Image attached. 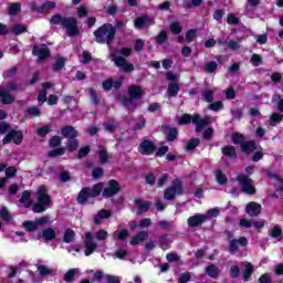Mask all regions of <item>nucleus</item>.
<instances>
[{
  "label": "nucleus",
  "instance_id": "1",
  "mask_svg": "<svg viewBox=\"0 0 283 283\" xmlns=\"http://www.w3.org/2000/svg\"><path fill=\"white\" fill-rule=\"evenodd\" d=\"M130 54H132V49L124 48V49L115 50L113 53H111V56H112V61L115 63L117 67L123 70V72L125 73H129V72H134V64L127 62L125 57L129 56Z\"/></svg>",
  "mask_w": 283,
  "mask_h": 283
},
{
  "label": "nucleus",
  "instance_id": "2",
  "mask_svg": "<svg viewBox=\"0 0 283 283\" xmlns=\"http://www.w3.org/2000/svg\"><path fill=\"white\" fill-rule=\"evenodd\" d=\"M193 123L196 125V132H201L211 123V117H206V118H200V115H189V114H184L181 117H179L178 124L179 125H189L190 123Z\"/></svg>",
  "mask_w": 283,
  "mask_h": 283
},
{
  "label": "nucleus",
  "instance_id": "3",
  "mask_svg": "<svg viewBox=\"0 0 283 283\" xmlns=\"http://www.w3.org/2000/svg\"><path fill=\"white\" fill-rule=\"evenodd\" d=\"M116 34V28L112 24H104L94 31V36L97 43H112Z\"/></svg>",
  "mask_w": 283,
  "mask_h": 283
},
{
  "label": "nucleus",
  "instance_id": "4",
  "mask_svg": "<svg viewBox=\"0 0 283 283\" xmlns=\"http://www.w3.org/2000/svg\"><path fill=\"white\" fill-rule=\"evenodd\" d=\"M38 203L34 205V213H43L49 207L52 199L48 196V188L41 186L36 191Z\"/></svg>",
  "mask_w": 283,
  "mask_h": 283
},
{
  "label": "nucleus",
  "instance_id": "5",
  "mask_svg": "<svg viewBox=\"0 0 283 283\" xmlns=\"http://www.w3.org/2000/svg\"><path fill=\"white\" fill-rule=\"evenodd\" d=\"M101 191H103V184H96L92 188H85L78 193L77 202L83 205V202H86L88 198H96V196H101Z\"/></svg>",
  "mask_w": 283,
  "mask_h": 283
},
{
  "label": "nucleus",
  "instance_id": "6",
  "mask_svg": "<svg viewBox=\"0 0 283 283\" xmlns=\"http://www.w3.org/2000/svg\"><path fill=\"white\" fill-rule=\"evenodd\" d=\"M62 28H64L65 34L67 36L72 38V36H78V34H81V29H78V22L76 21L75 18H72V17L64 18Z\"/></svg>",
  "mask_w": 283,
  "mask_h": 283
},
{
  "label": "nucleus",
  "instance_id": "7",
  "mask_svg": "<svg viewBox=\"0 0 283 283\" xmlns=\"http://www.w3.org/2000/svg\"><path fill=\"white\" fill-rule=\"evenodd\" d=\"M176 196H182V182L180 179H175L172 181V187L166 189L164 193L165 200H174Z\"/></svg>",
  "mask_w": 283,
  "mask_h": 283
},
{
  "label": "nucleus",
  "instance_id": "8",
  "mask_svg": "<svg viewBox=\"0 0 283 283\" xmlns=\"http://www.w3.org/2000/svg\"><path fill=\"white\" fill-rule=\"evenodd\" d=\"M238 182L239 185H241L243 193H255V186H253V180H251L249 177L240 175L238 177Z\"/></svg>",
  "mask_w": 283,
  "mask_h": 283
},
{
  "label": "nucleus",
  "instance_id": "9",
  "mask_svg": "<svg viewBox=\"0 0 283 283\" xmlns=\"http://www.w3.org/2000/svg\"><path fill=\"white\" fill-rule=\"evenodd\" d=\"M10 143H14V145H21V143H23V133L19 130L9 132L2 140V145H8Z\"/></svg>",
  "mask_w": 283,
  "mask_h": 283
},
{
  "label": "nucleus",
  "instance_id": "10",
  "mask_svg": "<svg viewBox=\"0 0 283 283\" xmlns=\"http://www.w3.org/2000/svg\"><path fill=\"white\" fill-rule=\"evenodd\" d=\"M85 242H84V247H85V255L90 256L92 255V253H94L96 251V249H98V244L96 242H94V235L92 234V232H85Z\"/></svg>",
  "mask_w": 283,
  "mask_h": 283
},
{
  "label": "nucleus",
  "instance_id": "11",
  "mask_svg": "<svg viewBox=\"0 0 283 283\" xmlns=\"http://www.w3.org/2000/svg\"><path fill=\"white\" fill-rule=\"evenodd\" d=\"M120 191V187L118 186V182L116 180L108 181V188H105L103 190L104 198H112L113 196H116Z\"/></svg>",
  "mask_w": 283,
  "mask_h": 283
},
{
  "label": "nucleus",
  "instance_id": "12",
  "mask_svg": "<svg viewBox=\"0 0 283 283\" xmlns=\"http://www.w3.org/2000/svg\"><path fill=\"white\" fill-rule=\"evenodd\" d=\"M138 151L143 154V156H151V154L156 151V146L149 140H144L140 143Z\"/></svg>",
  "mask_w": 283,
  "mask_h": 283
},
{
  "label": "nucleus",
  "instance_id": "13",
  "mask_svg": "<svg viewBox=\"0 0 283 283\" xmlns=\"http://www.w3.org/2000/svg\"><path fill=\"white\" fill-rule=\"evenodd\" d=\"M154 18L151 17H139L134 20V25L137 28V30H143L145 28H149V25H153Z\"/></svg>",
  "mask_w": 283,
  "mask_h": 283
},
{
  "label": "nucleus",
  "instance_id": "14",
  "mask_svg": "<svg viewBox=\"0 0 283 283\" xmlns=\"http://www.w3.org/2000/svg\"><path fill=\"white\" fill-rule=\"evenodd\" d=\"M247 244H249V241L244 237H241L239 240L233 239L230 241L229 251L230 253L235 254L238 253V249H240V247H247Z\"/></svg>",
  "mask_w": 283,
  "mask_h": 283
},
{
  "label": "nucleus",
  "instance_id": "15",
  "mask_svg": "<svg viewBox=\"0 0 283 283\" xmlns=\"http://www.w3.org/2000/svg\"><path fill=\"white\" fill-rule=\"evenodd\" d=\"M33 54L35 56H39L40 61H45L48 56H50V49H48V45L42 44L40 46H33Z\"/></svg>",
  "mask_w": 283,
  "mask_h": 283
},
{
  "label": "nucleus",
  "instance_id": "16",
  "mask_svg": "<svg viewBox=\"0 0 283 283\" xmlns=\"http://www.w3.org/2000/svg\"><path fill=\"white\" fill-rule=\"evenodd\" d=\"M245 212L248 216H251V218H255V216H260L262 212V206L258 202H250L245 207Z\"/></svg>",
  "mask_w": 283,
  "mask_h": 283
},
{
  "label": "nucleus",
  "instance_id": "17",
  "mask_svg": "<svg viewBox=\"0 0 283 283\" xmlns=\"http://www.w3.org/2000/svg\"><path fill=\"white\" fill-rule=\"evenodd\" d=\"M134 207L137 210V213H147L149 211V207H151V202H147L143 199H135Z\"/></svg>",
  "mask_w": 283,
  "mask_h": 283
},
{
  "label": "nucleus",
  "instance_id": "18",
  "mask_svg": "<svg viewBox=\"0 0 283 283\" xmlns=\"http://www.w3.org/2000/svg\"><path fill=\"white\" fill-rule=\"evenodd\" d=\"M147 238H149V232L140 231L130 239L129 244L130 247H138V244H143Z\"/></svg>",
  "mask_w": 283,
  "mask_h": 283
},
{
  "label": "nucleus",
  "instance_id": "19",
  "mask_svg": "<svg viewBox=\"0 0 283 283\" xmlns=\"http://www.w3.org/2000/svg\"><path fill=\"white\" fill-rule=\"evenodd\" d=\"M120 85H123V78H118L115 81L112 78H108L103 82V88L106 92H109V90H118V87H120Z\"/></svg>",
  "mask_w": 283,
  "mask_h": 283
},
{
  "label": "nucleus",
  "instance_id": "20",
  "mask_svg": "<svg viewBox=\"0 0 283 283\" xmlns=\"http://www.w3.org/2000/svg\"><path fill=\"white\" fill-rule=\"evenodd\" d=\"M128 95L130 98L139 101V98H143V96H145V91H143L140 86H130L128 88Z\"/></svg>",
  "mask_w": 283,
  "mask_h": 283
},
{
  "label": "nucleus",
  "instance_id": "21",
  "mask_svg": "<svg viewBox=\"0 0 283 283\" xmlns=\"http://www.w3.org/2000/svg\"><path fill=\"white\" fill-rule=\"evenodd\" d=\"M202 222H207V217H205V214H195L188 219V226L192 228L200 227Z\"/></svg>",
  "mask_w": 283,
  "mask_h": 283
},
{
  "label": "nucleus",
  "instance_id": "22",
  "mask_svg": "<svg viewBox=\"0 0 283 283\" xmlns=\"http://www.w3.org/2000/svg\"><path fill=\"white\" fill-rule=\"evenodd\" d=\"M0 99L3 105H10L11 103H14V96H12L7 88L2 87H0Z\"/></svg>",
  "mask_w": 283,
  "mask_h": 283
},
{
  "label": "nucleus",
  "instance_id": "23",
  "mask_svg": "<svg viewBox=\"0 0 283 283\" xmlns=\"http://www.w3.org/2000/svg\"><path fill=\"white\" fill-rule=\"evenodd\" d=\"M112 217V212L109 210H99L94 217L95 224H103L104 220H107Z\"/></svg>",
  "mask_w": 283,
  "mask_h": 283
},
{
  "label": "nucleus",
  "instance_id": "24",
  "mask_svg": "<svg viewBox=\"0 0 283 283\" xmlns=\"http://www.w3.org/2000/svg\"><path fill=\"white\" fill-rule=\"evenodd\" d=\"M62 135L64 138H76V136H78V132H76L72 126H65L62 128Z\"/></svg>",
  "mask_w": 283,
  "mask_h": 283
},
{
  "label": "nucleus",
  "instance_id": "25",
  "mask_svg": "<svg viewBox=\"0 0 283 283\" xmlns=\"http://www.w3.org/2000/svg\"><path fill=\"white\" fill-rule=\"evenodd\" d=\"M42 238L45 242H50L56 238V231L52 228L44 229L42 231Z\"/></svg>",
  "mask_w": 283,
  "mask_h": 283
},
{
  "label": "nucleus",
  "instance_id": "26",
  "mask_svg": "<svg viewBox=\"0 0 283 283\" xmlns=\"http://www.w3.org/2000/svg\"><path fill=\"white\" fill-rule=\"evenodd\" d=\"M43 91L40 92L39 96H38V101L40 103H45L48 101V93L46 90H49V87H52V84L50 82H45L42 84Z\"/></svg>",
  "mask_w": 283,
  "mask_h": 283
},
{
  "label": "nucleus",
  "instance_id": "27",
  "mask_svg": "<svg viewBox=\"0 0 283 283\" xmlns=\"http://www.w3.org/2000/svg\"><path fill=\"white\" fill-rule=\"evenodd\" d=\"M241 149L244 154H251V151H255V149H258V146L255 145V142H245L241 144Z\"/></svg>",
  "mask_w": 283,
  "mask_h": 283
},
{
  "label": "nucleus",
  "instance_id": "28",
  "mask_svg": "<svg viewBox=\"0 0 283 283\" xmlns=\"http://www.w3.org/2000/svg\"><path fill=\"white\" fill-rule=\"evenodd\" d=\"M20 202L24 205V207H32V193L30 191L22 192Z\"/></svg>",
  "mask_w": 283,
  "mask_h": 283
},
{
  "label": "nucleus",
  "instance_id": "29",
  "mask_svg": "<svg viewBox=\"0 0 283 283\" xmlns=\"http://www.w3.org/2000/svg\"><path fill=\"white\" fill-rule=\"evenodd\" d=\"M178 92H180V86L177 83H170L168 85V91H167L168 96L170 97L177 96Z\"/></svg>",
  "mask_w": 283,
  "mask_h": 283
},
{
  "label": "nucleus",
  "instance_id": "30",
  "mask_svg": "<svg viewBox=\"0 0 283 283\" xmlns=\"http://www.w3.org/2000/svg\"><path fill=\"white\" fill-rule=\"evenodd\" d=\"M223 156H228L229 158H237L238 154L235 153V148L233 146H226L222 148Z\"/></svg>",
  "mask_w": 283,
  "mask_h": 283
},
{
  "label": "nucleus",
  "instance_id": "31",
  "mask_svg": "<svg viewBox=\"0 0 283 283\" xmlns=\"http://www.w3.org/2000/svg\"><path fill=\"white\" fill-rule=\"evenodd\" d=\"M74 238H76V233H74V230L72 229H66L64 232V242L66 244H70V242H74Z\"/></svg>",
  "mask_w": 283,
  "mask_h": 283
},
{
  "label": "nucleus",
  "instance_id": "32",
  "mask_svg": "<svg viewBox=\"0 0 283 283\" xmlns=\"http://www.w3.org/2000/svg\"><path fill=\"white\" fill-rule=\"evenodd\" d=\"M114 235H116L117 240L123 242V240H127V238H129V230L127 229L117 230L114 232Z\"/></svg>",
  "mask_w": 283,
  "mask_h": 283
},
{
  "label": "nucleus",
  "instance_id": "33",
  "mask_svg": "<svg viewBox=\"0 0 283 283\" xmlns=\"http://www.w3.org/2000/svg\"><path fill=\"white\" fill-rule=\"evenodd\" d=\"M220 216V209L218 208H212L207 211V213L203 214V217L207 220H211V218H218Z\"/></svg>",
  "mask_w": 283,
  "mask_h": 283
},
{
  "label": "nucleus",
  "instance_id": "34",
  "mask_svg": "<svg viewBox=\"0 0 283 283\" xmlns=\"http://www.w3.org/2000/svg\"><path fill=\"white\" fill-rule=\"evenodd\" d=\"M252 274H253V264L247 263L245 269L243 271V280L245 282H249V277H251Z\"/></svg>",
  "mask_w": 283,
  "mask_h": 283
},
{
  "label": "nucleus",
  "instance_id": "35",
  "mask_svg": "<svg viewBox=\"0 0 283 283\" xmlns=\"http://www.w3.org/2000/svg\"><path fill=\"white\" fill-rule=\"evenodd\" d=\"M97 154L99 156L102 165H105V163L109 160V155H107V150L105 148L99 147Z\"/></svg>",
  "mask_w": 283,
  "mask_h": 283
},
{
  "label": "nucleus",
  "instance_id": "36",
  "mask_svg": "<svg viewBox=\"0 0 283 283\" xmlns=\"http://www.w3.org/2000/svg\"><path fill=\"white\" fill-rule=\"evenodd\" d=\"M206 273L209 275V277H218L220 275V271H218V268L216 265H209L206 268Z\"/></svg>",
  "mask_w": 283,
  "mask_h": 283
},
{
  "label": "nucleus",
  "instance_id": "37",
  "mask_svg": "<svg viewBox=\"0 0 283 283\" xmlns=\"http://www.w3.org/2000/svg\"><path fill=\"white\" fill-rule=\"evenodd\" d=\"M282 118H283L282 115H280L277 113H273L270 116V125H271V127H275V125H277V123H282Z\"/></svg>",
  "mask_w": 283,
  "mask_h": 283
},
{
  "label": "nucleus",
  "instance_id": "38",
  "mask_svg": "<svg viewBox=\"0 0 283 283\" xmlns=\"http://www.w3.org/2000/svg\"><path fill=\"white\" fill-rule=\"evenodd\" d=\"M108 237L109 233L107 232V230H98L97 232H95V240L104 242V240H107Z\"/></svg>",
  "mask_w": 283,
  "mask_h": 283
},
{
  "label": "nucleus",
  "instance_id": "39",
  "mask_svg": "<svg viewBox=\"0 0 283 283\" xmlns=\"http://www.w3.org/2000/svg\"><path fill=\"white\" fill-rule=\"evenodd\" d=\"M24 229H27V231H36L39 229V226L36 223V221H25L23 223Z\"/></svg>",
  "mask_w": 283,
  "mask_h": 283
},
{
  "label": "nucleus",
  "instance_id": "40",
  "mask_svg": "<svg viewBox=\"0 0 283 283\" xmlns=\"http://www.w3.org/2000/svg\"><path fill=\"white\" fill-rule=\"evenodd\" d=\"M232 143L234 145H242V144H244L245 143L244 142V135H241L239 133L232 134Z\"/></svg>",
  "mask_w": 283,
  "mask_h": 283
},
{
  "label": "nucleus",
  "instance_id": "41",
  "mask_svg": "<svg viewBox=\"0 0 283 283\" xmlns=\"http://www.w3.org/2000/svg\"><path fill=\"white\" fill-rule=\"evenodd\" d=\"M216 178L218 185H224L227 182V175H224V172H222L221 170L216 171Z\"/></svg>",
  "mask_w": 283,
  "mask_h": 283
},
{
  "label": "nucleus",
  "instance_id": "42",
  "mask_svg": "<svg viewBox=\"0 0 283 283\" xmlns=\"http://www.w3.org/2000/svg\"><path fill=\"white\" fill-rule=\"evenodd\" d=\"M167 140H176V136H178V129L168 128L166 129Z\"/></svg>",
  "mask_w": 283,
  "mask_h": 283
},
{
  "label": "nucleus",
  "instance_id": "43",
  "mask_svg": "<svg viewBox=\"0 0 283 283\" xmlns=\"http://www.w3.org/2000/svg\"><path fill=\"white\" fill-rule=\"evenodd\" d=\"M205 72H208V74H212V72H216L218 70V63L216 62H208L205 66Z\"/></svg>",
  "mask_w": 283,
  "mask_h": 283
},
{
  "label": "nucleus",
  "instance_id": "44",
  "mask_svg": "<svg viewBox=\"0 0 283 283\" xmlns=\"http://www.w3.org/2000/svg\"><path fill=\"white\" fill-rule=\"evenodd\" d=\"M196 34H198V31L196 29H191V30L187 31V33H186L187 43L193 42V39H196Z\"/></svg>",
  "mask_w": 283,
  "mask_h": 283
},
{
  "label": "nucleus",
  "instance_id": "45",
  "mask_svg": "<svg viewBox=\"0 0 283 283\" xmlns=\"http://www.w3.org/2000/svg\"><path fill=\"white\" fill-rule=\"evenodd\" d=\"M76 273H78V270H76V269L69 270L66 272V274L64 275L65 282H72V280H74V275H76Z\"/></svg>",
  "mask_w": 283,
  "mask_h": 283
},
{
  "label": "nucleus",
  "instance_id": "46",
  "mask_svg": "<svg viewBox=\"0 0 283 283\" xmlns=\"http://www.w3.org/2000/svg\"><path fill=\"white\" fill-rule=\"evenodd\" d=\"M36 268H38L40 275H50V273H52V270L50 268H48L46 265L38 264Z\"/></svg>",
  "mask_w": 283,
  "mask_h": 283
},
{
  "label": "nucleus",
  "instance_id": "47",
  "mask_svg": "<svg viewBox=\"0 0 283 283\" xmlns=\"http://www.w3.org/2000/svg\"><path fill=\"white\" fill-rule=\"evenodd\" d=\"M170 32H172V34H180V32H182V27H180L179 22H172L170 24Z\"/></svg>",
  "mask_w": 283,
  "mask_h": 283
},
{
  "label": "nucleus",
  "instance_id": "48",
  "mask_svg": "<svg viewBox=\"0 0 283 283\" xmlns=\"http://www.w3.org/2000/svg\"><path fill=\"white\" fill-rule=\"evenodd\" d=\"M216 93V90H207L203 93V98L207 101V103H213V94Z\"/></svg>",
  "mask_w": 283,
  "mask_h": 283
},
{
  "label": "nucleus",
  "instance_id": "49",
  "mask_svg": "<svg viewBox=\"0 0 283 283\" xmlns=\"http://www.w3.org/2000/svg\"><path fill=\"white\" fill-rule=\"evenodd\" d=\"M222 107H224V105L222 104V101H218L209 105V109H211L212 112H220Z\"/></svg>",
  "mask_w": 283,
  "mask_h": 283
},
{
  "label": "nucleus",
  "instance_id": "50",
  "mask_svg": "<svg viewBox=\"0 0 283 283\" xmlns=\"http://www.w3.org/2000/svg\"><path fill=\"white\" fill-rule=\"evenodd\" d=\"M272 238H277L279 240H282V228H280V226H275L272 229Z\"/></svg>",
  "mask_w": 283,
  "mask_h": 283
},
{
  "label": "nucleus",
  "instance_id": "51",
  "mask_svg": "<svg viewBox=\"0 0 283 283\" xmlns=\"http://www.w3.org/2000/svg\"><path fill=\"white\" fill-rule=\"evenodd\" d=\"M65 20V18L61 17V15H53L50 20L51 23H53L54 25H59L61 24L63 27V21Z\"/></svg>",
  "mask_w": 283,
  "mask_h": 283
},
{
  "label": "nucleus",
  "instance_id": "52",
  "mask_svg": "<svg viewBox=\"0 0 283 283\" xmlns=\"http://www.w3.org/2000/svg\"><path fill=\"white\" fill-rule=\"evenodd\" d=\"M63 154H65V148H57V149L51 150L49 153V156L50 158H54L56 156H63Z\"/></svg>",
  "mask_w": 283,
  "mask_h": 283
},
{
  "label": "nucleus",
  "instance_id": "53",
  "mask_svg": "<svg viewBox=\"0 0 283 283\" xmlns=\"http://www.w3.org/2000/svg\"><path fill=\"white\" fill-rule=\"evenodd\" d=\"M138 227L140 229H148V227H151V220L149 218H145L139 221Z\"/></svg>",
  "mask_w": 283,
  "mask_h": 283
},
{
  "label": "nucleus",
  "instance_id": "54",
  "mask_svg": "<svg viewBox=\"0 0 283 283\" xmlns=\"http://www.w3.org/2000/svg\"><path fill=\"white\" fill-rule=\"evenodd\" d=\"M198 145H200V139H192V140H190L188 143V145H187L188 151H193V149L197 148Z\"/></svg>",
  "mask_w": 283,
  "mask_h": 283
},
{
  "label": "nucleus",
  "instance_id": "55",
  "mask_svg": "<svg viewBox=\"0 0 283 283\" xmlns=\"http://www.w3.org/2000/svg\"><path fill=\"white\" fill-rule=\"evenodd\" d=\"M191 280V273H182L178 279V283H189Z\"/></svg>",
  "mask_w": 283,
  "mask_h": 283
},
{
  "label": "nucleus",
  "instance_id": "56",
  "mask_svg": "<svg viewBox=\"0 0 283 283\" xmlns=\"http://www.w3.org/2000/svg\"><path fill=\"white\" fill-rule=\"evenodd\" d=\"M21 10V4L20 3H13L9 7V14L14 15L17 12Z\"/></svg>",
  "mask_w": 283,
  "mask_h": 283
},
{
  "label": "nucleus",
  "instance_id": "57",
  "mask_svg": "<svg viewBox=\"0 0 283 283\" xmlns=\"http://www.w3.org/2000/svg\"><path fill=\"white\" fill-rule=\"evenodd\" d=\"M64 65H65V59L59 57L53 66V70H55V71L62 70V67H64Z\"/></svg>",
  "mask_w": 283,
  "mask_h": 283
},
{
  "label": "nucleus",
  "instance_id": "58",
  "mask_svg": "<svg viewBox=\"0 0 283 283\" xmlns=\"http://www.w3.org/2000/svg\"><path fill=\"white\" fill-rule=\"evenodd\" d=\"M13 34H23L25 32V25L23 24H17L12 29Z\"/></svg>",
  "mask_w": 283,
  "mask_h": 283
},
{
  "label": "nucleus",
  "instance_id": "59",
  "mask_svg": "<svg viewBox=\"0 0 283 283\" xmlns=\"http://www.w3.org/2000/svg\"><path fill=\"white\" fill-rule=\"evenodd\" d=\"M66 149L69 151H76V149H78V142L77 140H71L67 145H66Z\"/></svg>",
  "mask_w": 283,
  "mask_h": 283
},
{
  "label": "nucleus",
  "instance_id": "60",
  "mask_svg": "<svg viewBox=\"0 0 283 283\" xmlns=\"http://www.w3.org/2000/svg\"><path fill=\"white\" fill-rule=\"evenodd\" d=\"M4 174L8 178H14V176H17V169L14 167H9L4 170Z\"/></svg>",
  "mask_w": 283,
  "mask_h": 283
},
{
  "label": "nucleus",
  "instance_id": "61",
  "mask_svg": "<svg viewBox=\"0 0 283 283\" xmlns=\"http://www.w3.org/2000/svg\"><path fill=\"white\" fill-rule=\"evenodd\" d=\"M167 41V31H161L159 35L157 36V43L159 45H163L164 42Z\"/></svg>",
  "mask_w": 283,
  "mask_h": 283
},
{
  "label": "nucleus",
  "instance_id": "62",
  "mask_svg": "<svg viewBox=\"0 0 283 283\" xmlns=\"http://www.w3.org/2000/svg\"><path fill=\"white\" fill-rule=\"evenodd\" d=\"M272 180H274V182H276V189L277 191H282L283 187H282V179L280 177H277V175H271Z\"/></svg>",
  "mask_w": 283,
  "mask_h": 283
},
{
  "label": "nucleus",
  "instance_id": "63",
  "mask_svg": "<svg viewBox=\"0 0 283 283\" xmlns=\"http://www.w3.org/2000/svg\"><path fill=\"white\" fill-rule=\"evenodd\" d=\"M167 151H169L168 146H160L156 151V156L163 157L165 154H167Z\"/></svg>",
  "mask_w": 283,
  "mask_h": 283
},
{
  "label": "nucleus",
  "instance_id": "64",
  "mask_svg": "<svg viewBox=\"0 0 283 283\" xmlns=\"http://www.w3.org/2000/svg\"><path fill=\"white\" fill-rule=\"evenodd\" d=\"M59 145H61V137H59V136L52 137V139L50 140V146L59 147Z\"/></svg>",
  "mask_w": 283,
  "mask_h": 283
}]
</instances>
